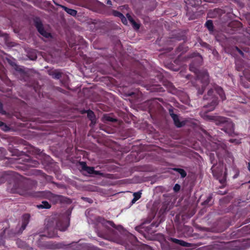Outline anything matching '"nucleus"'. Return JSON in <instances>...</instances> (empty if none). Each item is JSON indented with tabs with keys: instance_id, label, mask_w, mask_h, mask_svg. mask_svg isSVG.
I'll use <instances>...</instances> for the list:
<instances>
[{
	"instance_id": "12",
	"label": "nucleus",
	"mask_w": 250,
	"mask_h": 250,
	"mask_svg": "<svg viewBox=\"0 0 250 250\" xmlns=\"http://www.w3.org/2000/svg\"><path fill=\"white\" fill-rule=\"evenodd\" d=\"M30 215L29 214L26 213L22 215L21 225L18 231V233L19 234L22 233L23 231L26 229L27 225L28 224L30 220Z\"/></svg>"
},
{
	"instance_id": "33",
	"label": "nucleus",
	"mask_w": 250,
	"mask_h": 250,
	"mask_svg": "<svg viewBox=\"0 0 250 250\" xmlns=\"http://www.w3.org/2000/svg\"><path fill=\"white\" fill-rule=\"evenodd\" d=\"M181 186L178 184H176L173 187V190L175 192H178L180 190Z\"/></svg>"
},
{
	"instance_id": "19",
	"label": "nucleus",
	"mask_w": 250,
	"mask_h": 250,
	"mask_svg": "<svg viewBox=\"0 0 250 250\" xmlns=\"http://www.w3.org/2000/svg\"><path fill=\"white\" fill-rule=\"evenodd\" d=\"M168 240L175 244L180 245L182 246H184V247L188 246V243H187L186 242H185L184 241H183L181 240H179L176 238H171V237L169 238Z\"/></svg>"
},
{
	"instance_id": "43",
	"label": "nucleus",
	"mask_w": 250,
	"mask_h": 250,
	"mask_svg": "<svg viewBox=\"0 0 250 250\" xmlns=\"http://www.w3.org/2000/svg\"><path fill=\"white\" fill-rule=\"evenodd\" d=\"M171 169L174 170L175 171H177V172H185L184 169L181 168H171Z\"/></svg>"
},
{
	"instance_id": "26",
	"label": "nucleus",
	"mask_w": 250,
	"mask_h": 250,
	"mask_svg": "<svg viewBox=\"0 0 250 250\" xmlns=\"http://www.w3.org/2000/svg\"><path fill=\"white\" fill-rule=\"evenodd\" d=\"M212 199V196L211 195H209L207 199L202 202V205L203 206H207L209 205V202L211 201Z\"/></svg>"
},
{
	"instance_id": "31",
	"label": "nucleus",
	"mask_w": 250,
	"mask_h": 250,
	"mask_svg": "<svg viewBox=\"0 0 250 250\" xmlns=\"http://www.w3.org/2000/svg\"><path fill=\"white\" fill-rule=\"evenodd\" d=\"M113 14L114 16L119 17L120 18L123 17V14L117 11H113Z\"/></svg>"
},
{
	"instance_id": "42",
	"label": "nucleus",
	"mask_w": 250,
	"mask_h": 250,
	"mask_svg": "<svg viewBox=\"0 0 250 250\" xmlns=\"http://www.w3.org/2000/svg\"><path fill=\"white\" fill-rule=\"evenodd\" d=\"M121 21H122V22L125 24H127V20L126 19L125 17V16L123 15V17H121Z\"/></svg>"
},
{
	"instance_id": "5",
	"label": "nucleus",
	"mask_w": 250,
	"mask_h": 250,
	"mask_svg": "<svg viewBox=\"0 0 250 250\" xmlns=\"http://www.w3.org/2000/svg\"><path fill=\"white\" fill-rule=\"evenodd\" d=\"M97 221L105 228V231L104 232H98V235L99 236H109L114 234L115 231L110 228L109 226L117 229H119V227H120V226H116L113 221L106 220L101 217H98L97 218Z\"/></svg>"
},
{
	"instance_id": "25",
	"label": "nucleus",
	"mask_w": 250,
	"mask_h": 250,
	"mask_svg": "<svg viewBox=\"0 0 250 250\" xmlns=\"http://www.w3.org/2000/svg\"><path fill=\"white\" fill-rule=\"evenodd\" d=\"M87 117L88 118V119L90 120H93L94 119L96 118L94 113L92 110H87Z\"/></svg>"
},
{
	"instance_id": "36",
	"label": "nucleus",
	"mask_w": 250,
	"mask_h": 250,
	"mask_svg": "<svg viewBox=\"0 0 250 250\" xmlns=\"http://www.w3.org/2000/svg\"><path fill=\"white\" fill-rule=\"evenodd\" d=\"M177 51L179 52H184L186 51V48H184L183 45H180L178 46V47L177 49Z\"/></svg>"
},
{
	"instance_id": "61",
	"label": "nucleus",
	"mask_w": 250,
	"mask_h": 250,
	"mask_svg": "<svg viewBox=\"0 0 250 250\" xmlns=\"http://www.w3.org/2000/svg\"><path fill=\"white\" fill-rule=\"evenodd\" d=\"M63 189H64V188H65L64 186L63 187Z\"/></svg>"
},
{
	"instance_id": "9",
	"label": "nucleus",
	"mask_w": 250,
	"mask_h": 250,
	"mask_svg": "<svg viewBox=\"0 0 250 250\" xmlns=\"http://www.w3.org/2000/svg\"><path fill=\"white\" fill-rule=\"evenodd\" d=\"M8 150L12 153V156H16L18 157H23L25 156L28 158L25 159L29 163L28 166L35 167L38 164V162L37 161H32L30 159V157L28 155H26L25 153L22 151H20L17 148L9 146L8 148Z\"/></svg>"
},
{
	"instance_id": "48",
	"label": "nucleus",
	"mask_w": 250,
	"mask_h": 250,
	"mask_svg": "<svg viewBox=\"0 0 250 250\" xmlns=\"http://www.w3.org/2000/svg\"><path fill=\"white\" fill-rule=\"evenodd\" d=\"M0 36L4 37L6 40H7V39L8 38V35L7 34H3L1 35L0 34Z\"/></svg>"
},
{
	"instance_id": "51",
	"label": "nucleus",
	"mask_w": 250,
	"mask_h": 250,
	"mask_svg": "<svg viewBox=\"0 0 250 250\" xmlns=\"http://www.w3.org/2000/svg\"><path fill=\"white\" fill-rule=\"evenodd\" d=\"M248 168L249 170L250 171V163H248Z\"/></svg>"
},
{
	"instance_id": "58",
	"label": "nucleus",
	"mask_w": 250,
	"mask_h": 250,
	"mask_svg": "<svg viewBox=\"0 0 250 250\" xmlns=\"http://www.w3.org/2000/svg\"><path fill=\"white\" fill-rule=\"evenodd\" d=\"M26 175H28V176L31 175V174H26Z\"/></svg>"
},
{
	"instance_id": "40",
	"label": "nucleus",
	"mask_w": 250,
	"mask_h": 250,
	"mask_svg": "<svg viewBox=\"0 0 250 250\" xmlns=\"http://www.w3.org/2000/svg\"><path fill=\"white\" fill-rule=\"evenodd\" d=\"M126 16L127 18L128 19V21L130 22V23H131V22H132L134 21L132 17L128 13H127L126 15Z\"/></svg>"
},
{
	"instance_id": "50",
	"label": "nucleus",
	"mask_w": 250,
	"mask_h": 250,
	"mask_svg": "<svg viewBox=\"0 0 250 250\" xmlns=\"http://www.w3.org/2000/svg\"><path fill=\"white\" fill-rule=\"evenodd\" d=\"M106 4L108 5H111L112 4L111 1L110 0H107Z\"/></svg>"
},
{
	"instance_id": "27",
	"label": "nucleus",
	"mask_w": 250,
	"mask_h": 250,
	"mask_svg": "<svg viewBox=\"0 0 250 250\" xmlns=\"http://www.w3.org/2000/svg\"><path fill=\"white\" fill-rule=\"evenodd\" d=\"M218 94L220 95L221 99L224 100L226 99L224 93V91L221 88H219L217 90Z\"/></svg>"
},
{
	"instance_id": "59",
	"label": "nucleus",
	"mask_w": 250,
	"mask_h": 250,
	"mask_svg": "<svg viewBox=\"0 0 250 250\" xmlns=\"http://www.w3.org/2000/svg\"><path fill=\"white\" fill-rule=\"evenodd\" d=\"M56 173V174H60V173L58 172V173Z\"/></svg>"
},
{
	"instance_id": "7",
	"label": "nucleus",
	"mask_w": 250,
	"mask_h": 250,
	"mask_svg": "<svg viewBox=\"0 0 250 250\" xmlns=\"http://www.w3.org/2000/svg\"><path fill=\"white\" fill-rule=\"evenodd\" d=\"M185 58H195V59L193 61V62L190 65L189 69L190 71L194 72L196 74V76H197V74L200 71H199L197 67L200 65L202 64L203 62L202 57L199 53H193L190 55L187 56Z\"/></svg>"
},
{
	"instance_id": "20",
	"label": "nucleus",
	"mask_w": 250,
	"mask_h": 250,
	"mask_svg": "<svg viewBox=\"0 0 250 250\" xmlns=\"http://www.w3.org/2000/svg\"><path fill=\"white\" fill-rule=\"evenodd\" d=\"M145 181V180L143 176H135L132 179L131 183H141Z\"/></svg>"
},
{
	"instance_id": "1",
	"label": "nucleus",
	"mask_w": 250,
	"mask_h": 250,
	"mask_svg": "<svg viewBox=\"0 0 250 250\" xmlns=\"http://www.w3.org/2000/svg\"><path fill=\"white\" fill-rule=\"evenodd\" d=\"M13 175L14 185L12 188L13 193H18L21 195L28 194V191L32 187L31 181L27 179L19 173H14Z\"/></svg>"
},
{
	"instance_id": "22",
	"label": "nucleus",
	"mask_w": 250,
	"mask_h": 250,
	"mask_svg": "<svg viewBox=\"0 0 250 250\" xmlns=\"http://www.w3.org/2000/svg\"><path fill=\"white\" fill-rule=\"evenodd\" d=\"M63 10H65L68 14H69L71 16H76L77 14V13L76 10H75L74 9L68 8L64 6H63Z\"/></svg>"
},
{
	"instance_id": "30",
	"label": "nucleus",
	"mask_w": 250,
	"mask_h": 250,
	"mask_svg": "<svg viewBox=\"0 0 250 250\" xmlns=\"http://www.w3.org/2000/svg\"><path fill=\"white\" fill-rule=\"evenodd\" d=\"M131 23L135 29L138 30L139 29L140 25L138 24L134 20L132 22H131Z\"/></svg>"
},
{
	"instance_id": "35",
	"label": "nucleus",
	"mask_w": 250,
	"mask_h": 250,
	"mask_svg": "<svg viewBox=\"0 0 250 250\" xmlns=\"http://www.w3.org/2000/svg\"><path fill=\"white\" fill-rule=\"evenodd\" d=\"M168 112H169V114L170 116H171V117L172 118H174L175 117V116L177 115V114H175L174 113L173 109L172 108H169L168 109Z\"/></svg>"
},
{
	"instance_id": "6",
	"label": "nucleus",
	"mask_w": 250,
	"mask_h": 250,
	"mask_svg": "<svg viewBox=\"0 0 250 250\" xmlns=\"http://www.w3.org/2000/svg\"><path fill=\"white\" fill-rule=\"evenodd\" d=\"M197 82H200L202 83L201 88H199L198 90V94L202 95L204 92L206 86L209 82L208 73L207 70H201L197 74Z\"/></svg>"
},
{
	"instance_id": "55",
	"label": "nucleus",
	"mask_w": 250,
	"mask_h": 250,
	"mask_svg": "<svg viewBox=\"0 0 250 250\" xmlns=\"http://www.w3.org/2000/svg\"><path fill=\"white\" fill-rule=\"evenodd\" d=\"M226 193V192H224V193H219V194H222V195H223V194H225Z\"/></svg>"
},
{
	"instance_id": "57",
	"label": "nucleus",
	"mask_w": 250,
	"mask_h": 250,
	"mask_svg": "<svg viewBox=\"0 0 250 250\" xmlns=\"http://www.w3.org/2000/svg\"><path fill=\"white\" fill-rule=\"evenodd\" d=\"M40 150L39 149H37V152H38V153H39L40 152Z\"/></svg>"
},
{
	"instance_id": "34",
	"label": "nucleus",
	"mask_w": 250,
	"mask_h": 250,
	"mask_svg": "<svg viewBox=\"0 0 250 250\" xmlns=\"http://www.w3.org/2000/svg\"><path fill=\"white\" fill-rule=\"evenodd\" d=\"M81 199L85 201V202H88L89 203H92L93 201V200L91 199V198H88V197H82L81 198Z\"/></svg>"
},
{
	"instance_id": "4",
	"label": "nucleus",
	"mask_w": 250,
	"mask_h": 250,
	"mask_svg": "<svg viewBox=\"0 0 250 250\" xmlns=\"http://www.w3.org/2000/svg\"><path fill=\"white\" fill-rule=\"evenodd\" d=\"M63 210H66L63 213V231H64L70 225V216L72 210L74 208L72 200L63 196Z\"/></svg>"
},
{
	"instance_id": "39",
	"label": "nucleus",
	"mask_w": 250,
	"mask_h": 250,
	"mask_svg": "<svg viewBox=\"0 0 250 250\" xmlns=\"http://www.w3.org/2000/svg\"><path fill=\"white\" fill-rule=\"evenodd\" d=\"M90 121L91 123L89 125L91 127H93L96 123V118L94 119L93 120H91Z\"/></svg>"
},
{
	"instance_id": "52",
	"label": "nucleus",
	"mask_w": 250,
	"mask_h": 250,
	"mask_svg": "<svg viewBox=\"0 0 250 250\" xmlns=\"http://www.w3.org/2000/svg\"><path fill=\"white\" fill-rule=\"evenodd\" d=\"M32 172H41V170H32Z\"/></svg>"
},
{
	"instance_id": "38",
	"label": "nucleus",
	"mask_w": 250,
	"mask_h": 250,
	"mask_svg": "<svg viewBox=\"0 0 250 250\" xmlns=\"http://www.w3.org/2000/svg\"><path fill=\"white\" fill-rule=\"evenodd\" d=\"M0 113L2 115H5L6 112L3 109V104L0 102Z\"/></svg>"
},
{
	"instance_id": "14",
	"label": "nucleus",
	"mask_w": 250,
	"mask_h": 250,
	"mask_svg": "<svg viewBox=\"0 0 250 250\" xmlns=\"http://www.w3.org/2000/svg\"><path fill=\"white\" fill-rule=\"evenodd\" d=\"M213 177L224 185L226 184L227 173H212Z\"/></svg>"
},
{
	"instance_id": "21",
	"label": "nucleus",
	"mask_w": 250,
	"mask_h": 250,
	"mask_svg": "<svg viewBox=\"0 0 250 250\" xmlns=\"http://www.w3.org/2000/svg\"><path fill=\"white\" fill-rule=\"evenodd\" d=\"M218 104V102L217 100H214L212 102L206 106H204V107H210V108L208 110V111H212L214 109L215 106Z\"/></svg>"
},
{
	"instance_id": "10",
	"label": "nucleus",
	"mask_w": 250,
	"mask_h": 250,
	"mask_svg": "<svg viewBox=\"0 0 250 250\" xmlns=\"http://www.w3.org/2000/svg\"><path fill=\"white\" fill-rule=\"evenodd\" d=\"M33 22L35 26L41 35L45 38H48L51 36L50 34L44 29L42 21L40 18L35 17L33 19Z\"/></svg>"
},
{
	"instance_id": "8",
	"label": "nucleus",
	"mask_w": 250,
	"mask_h": 250,
	"mask_svg": "<svg viewBox=\"0 0 250 250\" xmlns=\"http://www.w3.org/2000/svg\"><path fill=\"white\" fill-rule=\"evenodd\" d=\"M45 235H40V238L37 241V246L41 250L55 249L59 248V244H55L52 241L45 242L43 241Z\"/></svg>"
},
{
	"instance_id": "49",
	"label": "nucleus",
	"mask_w": 250,
	"mask_h": 250,
	"mask_svg": "<svg viewBox=\"0 0 250 250\" xmlns=\"http://www.w3.org/2000/svg\"><path fill=\"white\" fill-rule=\"evenodd\" d=\"M137 200L135 199V198H133V199L131 201L132 204H134Z\"/></svg>"
},
{
	"instance_id": "54",
	"label": "nucleus",
	"mask_w": 250,
	"mask_h": 250,
	"mask_svg": "<svg viewBox=\"0 0 250 250\" xmlns=\"http://www.w3.org/2000/svg\"><path fill=\"white\" fill-rule=\"evenodd\" d=\"M178 40H184V37H183L182 38L178 39Z\"/></svg>"
},
{
	"instance_id": "15",
	"label": "nucleus",
	"mask_w": 250,
	"mask_h": 250,
	"mask_svg": "<svg viewBox=\"0 0 250 250\" xmlns=\"http://www.w3.org/2000/svg\"><path fill=\"white\" fill-rule=\"evenodd\" d=\"M16 244L19 248L24 249L25 250H33V249L32 247L29 246L25 241H23L21 239H18L16 241Z\"/></svg>"
},
{
	"instance_id": "37",
	"label": "nucleus",
	"mask_w": 250,
	"mask_h": 250,
	"mask_svg": "<svg viewBox=\"0 0 250 250\" xmlns=\"http://www.w3.org/2000/svg\"><path fill=\"white\" fill-rule=\"evenodd\" d=\"M3 126L4 127V128H2V129L5 131H6L8 128V127L7 125H6L4 123H3L1 121H0V127Z\"/></svg>"
},
{
	"instance_id": "32",
	"label": "nucleus",
	"mask_w": 250,
	"mask_h": 250,
	"mask_svg": "<svg viewBox=\"0 0 250 250\" xmlns=\"http://www.w3.org/2000/svg\"><path fill=\"white\" fill-rule=\"evenodd\" d=\"M104 173H86V174H84L85 176H93L94 175H104Z\"/></svg>"
},
{
	"instance_id": "47",
	"label": "nucleus",
	"mask_w": 250,
	"mask_h": 250,
	"mask_svg": "<svg viewBox=\"0 0 250 250\" xmlns=\"http://www.w3.org/2000/svg\"><path fill=\"white\" fill-rule=\"evenodd\" d=\"M182 178H185L187 176V173H180Z\"/></svg>"
},
{
	"instance_id": "56",
	"label": "nucleus",
	"mask_w": 250,
	"mask_h": 250,
	"mask_svg": "<svg viewBox=\"0 0 250 250\" xmlns=\"http://www.w3.org/2000/svg\"><path fill=\"white\" fill-rule=\"evenodd\" d=\"M238 174H236L235 176H234V177H237L238 176Z\"/></svg>"
},
{
	"instance_id": "53",
	"label": "nucleus",
	"mask_w": 250,
	"mask_h": 250,
	"mask_svg": "<svg viewBox=\"0 0 250 250\" xmlns=\"http://www.w3.org/2000/svg\"><path fill=\"white\" fill-rule=\"evenodd\" d=\"M25 166H22V170H25V169L24 168H25Z\"/></svg>"
},
{
	"instance_id": "23",
	"label": "nucleus",
	"mask_w": 250,
	"mask_h": 250,
	"mask_svg": "<svg viewBox=\"0 0 250 250\" xmlns=\"http://www.w3.org/2000/svg\"><path fill=\"white\" fill-rule=\"evenodd\" d=\"M206 26L207 28L210 31H212L213 30V25L212 23V21L211 20H208L206 24Z\"/></svg>"
},
{
	"instance_id": "46",
	"label": "nucleus",
	"mask_w": 250,
	"mask_h": 250,
	"mask_svg": "<svg viewBox=\"0 0 250 250\" xmlns=\"http://www.w3.org/2000/svg\"><path fill=\"white\" fill-rule=\"evenodd\" d=\"M236 49L241 55H244V53L238 47H236Z\"/></svg>"
},
{
	"instance_id": "60",
	"label": "nucleus",
	"mask_w": 250,
	"mask_h": 250,
	"mask_svg": "<svg viewBox=\"0 0 250 250\" xmlns=\"http://www.w3.org/2000/svg\"><path fill=\"white\" fill-rule=\"evenodd\" d=\"M248 183H250V180L248 181Z\"/></svg>"
},
{
	"instance_id": "24",
	"label": "nucleus",
	"mask_w": 250,
	"mask_h": 250,
	"mask_svg": "<svg viewBox=\"0 0 250 250\" xmlns=\"http://www.w3.org/2000/svg\"><path fill=\"white\" fill-rule=\"evenodd\" d=\"M5 233V229H4L0 234V246H4L5 244V240L4 239V235Z\"/></svg>"
},
{
	"instance_id": "11",
	"label": "nucleus",
	"mask_w": 250,
	"mask_h": 250,
	"mask_svg": "<svg viewBox=\"0 0 250 250\" xmlns=\"http://www.w3.org/2000/svg\"><path fill=\"white\" fill-rule=\"evenodd\" d=\"M42 196L47 199L53 202L54 204L57 203L58 202H61V196L55 195L51 193L50 191H45L42 193Z\"/></svg>"
},
{
	"instance_id": "16",
	"label": "nucleus",
	"mask_w": 250,
	"mask_h": 250,
	"mask_svg": "<svg viewBox=\"0 0 250 250\" xmlns=\"http://www.w3.org/2000/svg\"><path fill=\"white\" fill-rule=\"evenodd\" d=\"M48 73L49 75L56 79H59L62 77V74L58 70H48Z\"/></svg>"
},
{
	"instance_id": "41",
	"label": "nucleus",
	"mask_w": 250,
	"mask_h": 250,
	"mask_svg": "<svg viewBox=\"0 0 250 250\" xmlns=\"http://www.w3.org/2000/svg\"><path fill=\"white\" fill-rule=\"evenodd\" d=\"M75 245H75H78V244H77V242H76V243L73 242L72 243L70 244H69V245H65V244H63V249H64V248H65H65H67L68 247V246H71V245Z\"/></svg>"
},
{
	"instance_id": "2",
	"label": "nucleus",
	"mask_w": 250,
	"mask_h": 250,
	"mask_svg": "<svg viewBox=\"0 0 250 250\" xmlns=\"http://www.w3.org/2000/svg\"><path fill=\"white\" fill-rule=\"evenodd\" d=\"M206 120L213 121L215 125L221 127V129L229 135L234 134V125L230 119L222 116L205 115Z\"/></svg>"
},
{
	"instance_id": "13",
	"label": "nucleus",
	"mask_w": 250,
	"mask_h": 250,
	"mask_svg": "<svg viewBox=\"0 0 250 250\" xmlns=\"http://www.w3.org/2000/svg\"><path fill=\"white\" fill-rule=\"evenodd\" d=\"M76 166L80 170L85 171L86 172H100L94 170L93 167H88L84 162H79L77 163Z\"/></svg>"
},
{
	"instance_id": "17",
	"label": "nucleus",
	"mask_w": 250,
	"mask_h": 250,
	"mask_svg": "<svg viewBox=\"0 0 250 250\" xmlns=\"http://www.w3.org/2000/svg\"><path fill=\"white\" fill-rule=\"evenodd\" d=\"M173 120L174 125L177 127H181L184 126L186 124V122L185 121H180L179 116L176 115L174 118H172Z\"/></svg>"
},
{
	"instance_id": "28",
	"label": "nucleus",
	"mask_w": 250,
	"mask_h": 250,
	"mask_svg": "<svg viewBox=\"0 0 250 250\" xmlns=\"http://www.w3.org/2000/svg\"><path fill=\"white\" fill-rule=\"evenodd\" d=\"M104 119L105 121L111 122H115L117 121L116 119H114L109 116H106V115L104 116Z\"/></svg>"
},
{
	"instance_id": "44",
	"label": "nucleus",
	"mask_w": 250,
	"mask_h": 250,
	"mask_svg": "<svg viewBox=\"0 0 250 250\" xmlns=\"http://www.w3.org/2000/svg\"><path fill=\"white\" fill-rule=\"evenodd\" d=\"M213 93V90L212 89H210L208 92V95L211 96L212 95Z\"/></svg>"
},
{
	"instance_id": "18",
	"label": "nucleus",
	"mask_w": 250,
	"mask_h": 250,
	"mask_svg": "<svg viewBox=\"0 0 250 250\" xmlns=\"http://www.w3.org/2000/svg\"><path fill=\"white\" fill-rule=\"evenodd\" d=\"M38 209H49L51 207V205L46 201H43L41 204L36 206Z\"/></svg>"
},
{
	"instance_id": "3",
	"label": "nucleus",
	"mask_w": 250,
	"mask_h": 250,
	"mask_svg": "<svg viewBox=\"0 0 250 250\" xmlns=\"http://www.w3.org/2000/svg\"><path fill=\"white\" fill-rule=\"evenodd\" d=\"M50 220L53 225H55V227L52 229H48L46 236L50 238L59 237L58 231H62V215L61 213L54 214L51 217Z\"/></svg>"
},
{
	"instance_id": "45",
	"label": "nucleus",
	"mask_w": 250,
	"mask_h": 250,
	"mask_svg": "<svg viewBox=\"0 0 250 250\" xmlns=\"http://www.w3.org/2000/svg\"><path fill=\"white\" fill-rule=\"evenodd\" d=\"M68 78V77L66 75H63V81H64V80H65L66 79H67ZM67 86V83L66 84L65 83H64V82H63V86H65V87H66Z\"/></svg>"
},
{
	"instance_id": "29",
	"label": "nucleus",
	"mask_w": 250,
	"mask_h": 250,
	"mask_svg": "<svg viewBox=\"0 0 250 250\" xmlns=\"http://www.w3.org/2000/svg\"><path fill=\"white\" fill-rule=\"evenodd\" d=\"M141 194L140 192H134L133 193V198L138 200L141 197Z\"/></svg>"
}]
</instances>
